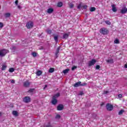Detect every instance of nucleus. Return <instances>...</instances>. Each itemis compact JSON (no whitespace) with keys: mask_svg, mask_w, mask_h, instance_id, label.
<instances>
[{"mask_svg":"<svg viewBox=\"0 0 127 127\" xmlns=\"http://www.w3.org/2000/svg\"><path fill=\"white\" fill-rule=\"evenodd\" d=\"M59 97H60V93H57L53 96L52 100V104H53V105H56V104H57V98H59Z\"/></svg>","mask_w":127,"mask_h":127,"instance_id":"obj_1","label":"nucleus"},{"mask_svg":"<svg viewBox=\"0 0 127 127\" xmlns=\"http://www.w3.org/2000/svg\"><path fill=\"white\" fill-rule=\"evenodd\" d=\"M100 33L103 34L104 35H106V34H108L109 33V31L106 29V28H102L100 30Z\"/></svg>","mask_w":127,"mask_h":127,"instance_id":"obj_2","label":"nucleus"},{"mask_svg":"<svg viewBox=\"0 0 127 127\" xmlns=\"http://www.w3.org/2000/svg\"><path fill=\"white\" fill-rule=\"evenodd\" d=\"M9 51L7 50H0V56L2 57L4 56L6 54V53H8Z\"/></svg>","mask_w":127,"mask_h":127,"instance_id":"obj_3","label":"nucleus"},{"mask_svg":"<svg viewBox=\"0 0 127 127\" xmlns=\"http://www.w3.org/2000/svg\"><path fill=\"white\" fill-rule=\"evenodd\" d=\"M26 27L28 29L30 28H32L33 27V22L32 21H29L27 23Z\"/></svg>","mask_w":127,"mask_h":127,"instance_id":"obj_4","label":"nucleus"},{"mask_svg":"<svg viewBox=\"0 0 127 127\" xmlns=\"http://www.w3.org/2000/svg\"><path fill=\"white\" fill-rule=\"evenodd\" d=\"M97 61L95 59H92L91 61L88 62V66L91 67L96 64Z\"/></svg>","mask_w":127,"mask_h":127,"instance_id":"obj_5","label":"nucleus"},{"mask_svg":"<svg viewBox=\"0 0 127 127\" xmlns=\"http://www.w3.org/2000/svg\"><path fill=\"white\" fill-rule=\"evenodd\" d=\"M106 109L107 111H113V109H114V107L112 104H107L106 105Z\"/></svg>","mask_w":127,"mask_h":127,"instance_id":"obj_6","label":"nucleus"},{"mask_svg":"<svg viewBox=\"0 0 127 127\" xmlns=\"http://www.w3.org/2000/svg\"><path fill=\"white\" fill-rule=\"evenodd\" d=\"M88 8V6L86 5H82V3H80L78 6H77V8L78 9H80L81 8H83L84 9H87Z\"/></svg>","mask_w":127,"mask_h":127,"instance_id":"obj_7","label":"nucleus"},{"mask_svg":"<svg viewBox=\"0 0 127 127\" xmlns=\"http://www.w3.org/2000/svg\"><path fill=\"white\" fill-rule=\"evenodd\" d=\"M121 13L123 14H125V13H127V8L125 6H124L120 10Z\"/></svg>","mask_w":127,"mask_h":127,"instance_id":"obj_8","label":"nucleus"},{"mask_svg":"<svg viewBox=\"0 0 127 127\" xmlns=\"http://www.w3.org/2000/svg\"><path fill=\"white\" fill-rule=\"evenodd\" d=\"M31 100V99L30 98V97L26 96L24 98L23 102H24V103H29L30 102Z\"/></svg>","mask_w":127,"mask_h":127,"instance_id":"obj_9","label":"nucleus"},{"mask_svg":"<svg viewBox=\"0 0 127 127\" xmlns=\"http://www.w3.org/2000/svg\"><path fill=\"white\" fill-rule=\"evenodd\" d=\"M64 108V106L62 104H60L57 107L58 111H62Z\"/></svg>","mask_w":127,"mask_h":127,"instance_id":"obj_10","label":"nucleus"},{"mask_svg":"<svg viewBox=\"0 0 127 127\" xmlns=\"http://www.w3.org/2000/svg\"><path fill=\"white\" fill-rule=\"evenodd\" d=\"M81 83H82L81 81H78L76 83H75L74 84V87H75V88H77V87H79V86H81Z\"/></svg>","mask_w":127,"mask_h":127,"instance_id":"obj_11","label":"nucleus"},{"mask_svg":"<svg viewBox=\"0 0 127 127\" xmlns=\"http://www.w3.org/2000/svg\"><path fill=\"white\" fill-rule=\"evenodd\" d=\"M112 10L114 12H117V8H116V5L112 4Z\"/></svg>","mask_w":127,"mask_h":127,"instance_id":"obj_12","label":"nucleus"},{"mask_svg":"<svg viewBox=\"0 0 127 127\" xmlns=\"http://www.w3.org/2000/svg\"><path fill=\"white\" fill-rule=\"evenodd\" d=\"M30 85V83L28 81H26L24 83V87H27Z\"/></svg>","mask_w":127,"mask_h":127,"instance_id":"obj_13","label":"nucleus"},{"mask_svg":"<svg viewBox=\"0 0 127 127\" xmlns=\"http://www.w3.org/2000/svg\"><path fill=\"white\" fill-rule=\"evenodd\" d=\"M12 115H13L14 117H17L18 116V113L16 111H13Z\"/></svg>","mask_w":127,"mask_h":127,"instance_id":"obj_14","label":"nucleus"},{"mask_svg":"<svg viewBox=\"0 0 127 127\" xmlns=\"http://www.w3.org/2000/svg\"><path fill=\"white\" fill-rule=\"evenodd\" d=\"M106 62H107V63H110L111 64H113V63H114V60L112 59L107 60H106Z\"/></svg>","mask_w":127,"mask_h":127,"instance_id":"obj_15","label":"nucleus"},{"mask_svg":"<svg viewBox=\"0 0 127 127\" xmlns=\"http://www.w3.org/2000/svg\"><path fill=\"white\" fill-rule=\"evenodd\" d=\"M53 8H50L48 9L47 10V12L48 13H52V12H53Z\"/></svg>","mask_w":127,"mask_h":127,"instance_id":"obj_16","label":"nucleus"},{"mask_svg":"<svg viewBox=\"0 0 127 127\" xmlns=\"http://www.w3.org/2000/svg\"><path fill=\"white\" fill-rule=\"evenodd\" d=\"M69 33H65L64 34L63 38L64 39H67V37L69 36Z\"/></svg>","mask_w":127,"mask_h":127,"instance_id":"obj_17","label":"nucleus"},{"mask_svg":"<svg viewBox=\"0 0 127 127\" xmlns=\"http://www.w3.org/2000/svg\"><path fill=\"white\" fill-rule=\"evenodd\" d=\"M69 69H66L63 71V73H64V74H67V73H68V72H69Z\"/></svg>","mask_w":127,"mask_h":127,"instance_id":"obj_18","label":"nucleus"},{"mask_svg":"<svg viewBox=\"0 0 127 127\" xmlns=\"http://www.w3.org/2000/svg\"><path fill=\"white\" fill-rule=\"evenodd\" d=\"M42 74V71L41 70H38L36 72V75L37 76H40Z\"/></svg>","mask_w":127,"mask_h":127,"instance_id":"obj_19","label":"nucleus"},{"mask_svg":"<svg viewBox=\"0 0 127 127\" xmlns=\"http://www.w3.org/2000/svg\"><path fill=\"white\" fill-rule=\"evenodd\" d=\"M54 71H55L54 68L51 67V68H50L49 69V73H53V72H54Z\"/></svg>","mask_w":127,"mask_h":127,"instance_id":"obj_20","label":"nucleus"},{"mask_svg":"<svg viewBox=\"0 0 127 127\" xmlns=\"http://www.w3.org/2000/svg\"><path fill=\"white\" fill-rule=\"evenodd\" d=\"M124 113H125V110L122 109L119 111L118 114L119 115V116H121V115H123V114H124Z\"/></svg>","mask_w":127,"mask_h":127,"instance_id":"obj_21","label":"nucleus"},{"mask_svg":"<svg viewBox=\"0 0 127 127\" xmlns=\"http://www.w3.org/2000/svg\"><path fill=\"white\" fill-rule=\"evenodd\" d=\"M62 5H63V3L62 2H59V3H58L57 6H58L59 7H61Z\"/></svg>","mask_w":127,"mask_h":127,"instance_id":"obj_22","label":"nucleus"},{"mask_svg":"<svg viewBox=\"0 0 127 127\" xmlns=\"http://www.w3.org/2000/svg\"><path fill=\"white\" fill-rule=\"evenodd\" d=\"M96 10V8L95 7H92L90 8V11L93 12Z\"/></svg>","mask_w":127,"mask_h":127,"instance_id":"obj_23","label":"nucleus"},{"mask_svg":"<svg viewBox=\"0 0 127 127\" xmlns=\"http://www.w3.org/2000/svg\"><path fill=\"white\" fill-rule=\"evenodd\" d=\"M14 71V68L13 67H11L9 69V72L10 73H12V72Z\"/></svg>","mask_w":127,"mask_h":127,"instance_id":"obj_24","label":"nucleus"},{"mask_svg":"<svg viewBox=\"0 0 127 127\" xmlns=\"http://www.w3.org/2000/svg\"><path fill=\"white\" fill-rule=\"evenodd\" d=\"M68 6L70 8H73V7H74V4L70 3L69 4Z\"/></svg>","mask_w":127,"mask_h":127,"instance_id":"obj_25","label":"nucleus"},{"mask_svg":"<svg viewBox=\"0 0 127 127\" xmlns=\"http://www.w3.org/2000/svg\"><path fill=\"white\" fill-rule=\"evenodd\" d=\"M7 66L5 64H3L2 66L1 70H5V68H6Z\"/></svg>","mask_w":127,"mask_h":127,"instance_id":"obj_26","label":"nucleus"},{"mask_svg":"<svg viewBox=\"0 0 127 127\" xmlns=\"http://www.w3.org/2000/svg\"><path fill=\"white\" fill-rule=\"evenodd\" d=\"M59 50H60V47H59L57 49V52H56V55H57L59 53Z\"/></svg>","mask_w":127,"mask_h":127,"instance_id":"obj_27","label":"nucleus"},{"mask_svg":"<svg viewBox=\"0 0 127 127\" xmlns=\"http://www.w3.org/2000/svg\"><path fill=\"white\" fill-rule=\"evenodd\" d=\"M54 39H55L56 42H58V36H55Z\"/></svg>","mask_w":127,"mask_h":127,"instance_id":"obj_28","label":"nucleus"},{"mask_svg":"<svg viewBox=\"0 0 127 127\" xmlns=\"http://www.w3.org/2000/svg\"><path fill=\"white\" fill-rule=\"evenodd\" d=\"M5 16L6 17H9V16H10V13H6L5 14Z\"/></svg>","mask_w":127,"mask_h":127,"instance_id":"obj_29","label":"nucleus"},{"mask_svg":"<svg viewBox=\"0 0 127 127\" xmlns=\"http://www.w3.org/2000/svg\"><path fill=\"white\" fill-rule=\"evenodd\" d=\"M114 43L119 44L120 43V41L119 40V39H116L114 41Z\"/></svg>","mask_w":127,"mask_h":127,"instance_id":"obj_30","label":"nucleus"},{"mask_svg":"<svg viewBox=\"0 0 127 127\" xmlns=\"http://www.w3.org/2000/svg\"><path fill=\"white\" fill-rule=\"evenodd\" d=\"M46 31H47V33H48V34H51V33H52V31H51V30H49V29H47V30H46Z\"/></svg>","mask_w":127,"mask_h":127,"instance_id":"obj_31","label":"nucleus"},{"mask_svg":"<svg viewBox=\"0 0 127 127\" xmlns=\"http://www.w3.org/2000/svg\"><path fill=\"white\" fill-rule=\"evenodd\" d=\"M28 92V93H33L34 92V89H30Z\"/></svg>","mask_w":127,"mask_h":127,"instance_id":"obj_32","label":"nucleus"},{"mask_svg":"<svg viewBox=\"0 0 127 127\" xmlns=\"http://www.w3.org/2000/svg\"><path fill=\"white\" fill-rule=\"evenodd\" d=\"M32 55L33 56V57H36L37 54L35 52H33L32 53Z\"/></svg>","mask_w":127,"mask_h":127,"instance_id":"obj_33","label":"nucleus"},{"mask_svg":"<svg viewBox=\"0 0 127 127\" xmlns=\"http://www.w3.org/2000/svg\"><path fill=\"white\" fill-rule=\"evenodd\" d=\"M105 23L108 25H111V22H110V21H106Z\"/></svg>","mask_w":127,"mask_h":127,"instance_id":"obj_34","label":"nucleus"},{"mask_svg":"<svg viewBox=\"0 0 127 127\" xmlns=\"http://www.w3.org/2000/svg\"><path fill=\"white\" fill-rule=\"evenodd\" d=\"M100 65H97L96 66V70H99V69H100Z\"/></svg>","mask_w":127,"mask_h":127,"instance_id":"obj_35","label":"nucleus"},{"mask_svg":"<svg viewBox=\"0 0 127 127\" xmlns=\"http://www.w3.org/2000/svg\"><path fill=\"white\" fill-rule=\"evenodd\" d=\"M86 85H87V83H86V82H84L82 84L80 83V86H86Z\"/></svg>","mask_w":127,"mask_h":127,"instance_id":"obj_36","label":"nucleus"},{"mask_svg":"<svg viewBox=\"0 0 127 127\" xmlns=\"http://www.w3.org/2000/svg\"><path fill=\"white\" fill-rule=\"evenodd\" d=\"M60 118H61V116H60V115H57L56 117V119H60Z\"/></svg>","mask_w":127,"mask_h":127,"instance_id":"obj_37","label":"nucleus"},{"mask_svg":"<svg viewBox=\"0 0 127 127\" xmlns=\"http://www.w3.org/2000/svg\"><path fill=\"white\" fill-rule=\"evenodd\" d=\"M78 95H79V96H82V95H84V93L83 91H81L79 93Z\"/></svg>","mask_w":127,"mask_h":127,"instance_id":"obj_38","label":"nucleus"},{"mask_svg":"<svg viewBox=\"0 0 127 127\" xmlns=\"http://www.w3.org/2000/svg\"><path fill=\"white\" fill-rule=\"evenodd\" d=\"M76 68H77V66H74L72 67L71 70H72V71H74V70H75V69H76Z\"/></svg>","mask_w":127,"mask_h":127,"instance_id":"obj_39","label":"nucleus"},{"mask_svg":"<svg viewBox=\"0 0 127 127\" xmlns=\"http://www.w3.org/2000/svg\"><path fill=\"white\" fill-rule=\"evenodd\" d=\"M3 26V23L0 22V28H2Z\"/></svg>","mask_w":127,"mask_h":127,"instance_id":"obj_40","label":"nucleus"},{"mask_svg":"<svg viewBox=\"0 0 127 127\" xmlns=\"http://www.w3.org/2000/svg\"><path fill=\"white\" fill-rule=\"evenodd\" d=\"M108 93H109V91H108V90L104 91V94H108Z\"/></svg>","mask_w":127,"mask_h":127,"instance_id":"obj_41","label":"nucleus"},{"mask_svg":"<svg viewBox=\"0 0 127 127\" xmlns=\"http://www.w3.org/2000/svg\"><path fill=\"white\" fill-rule=\"evenodd\" d=\"M15 3L16 4V5H17L18 3V0H16L15 1Z\"/></svg>","mask_w":127,"mask_h":127,"instance_id":"obj_42","label":"nucleus"},{"mask_svg":"<svg viewBox=\"0 0 127 127\" xmlns=\"http://www.w3.org/2000/svg\"><path fill=\"white\" fill-rule=\"evenodd\" d=\"M118 97H119V98H122V97H123V95H122V94H119V95H118Z\"/></svg>","mask_w":127,"mask_h":127,"instance_id":"obj_43","label":"nucleus"},{"mask_svg":"<svg viewBox=\"0 0 127 127\" xmlns=\"http://www.w3.org/2000/svg\"><path fill=\"white\" fill-rule=\"evenodd\" d=\"M11 83H12V84H14V83H15V81L14 80H12L11 81Z\"/></svg>","mask_w":127,"mask_h":127,"instance_id":"obj_44","label":"nucleus"},{"mask_svg":"<svg viewBox=\"0 0 127 127\" xmlns=\"http://www.w3.org/2000/svg\"><path fill=\"white\" fill-rule=\"evenodd\" d=\"M125 68H126V69H127V63L126 64H125Z\"/></svg>","mask_w":127,"mask_h":127,"instance_id":"obj_45","label":"nucleus"},{"mask_svg":"<svg viewBox=\"0 0 127 127\" xmlns=\"http://www.w3.org/2000/svg\"><path fill=\"white\" fill-rule=\"evenodd\" d=\"M46 88H47V85H45V87H44V90H45V89H46Z\"/></svg>","mask_w":127,"mask_h":127,"instance_id":"obj_46","label":"nucleus"},{"mask_svg":"<svg viewBox=\"0 0 127 127\" xmlns=\"http://www.w3.org/2000/svg\"><path fill=\"white\" fill-rule=\"evenodd\" d=\"M18 8H19V9H21V7L19 5L18 6Z\"/></svg>","mask_w":127,"mask_h":127,"instance_id":"obj_47","label":"nucleus"},{"mask_svg":"<svg viewBox=\"0 0 127 127\" xmlns=\"http://www.w3.org/2000/svg\"><path fill=\"white\" fill-rule=\"evenodd\" d=\"M46 127H50V124H49L48 126H46Z\"/></svg>","mask_w":127,"mask_h":127,"instance_id":"obj_48","label":"nucleus"}]
</instances>
